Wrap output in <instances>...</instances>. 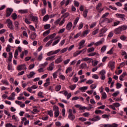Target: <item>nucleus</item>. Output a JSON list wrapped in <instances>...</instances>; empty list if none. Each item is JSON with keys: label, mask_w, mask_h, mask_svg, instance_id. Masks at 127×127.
<instances>
[{"label": "nucleus", "mask_w": 127, "mask_h": 127, "mask_svg": "<svg viewBox=\"0 0 127 127\" xmlns=\"http://www.w3.org/2000/svg\"><path fill=\"white\" fill-rule=\"evenodd\" d=\"M53 111L54 112L55 118H58L59 115H60V111H59V107L56 105L53 106Z\"/></svg>", "instance_id": "nucleus-1"}, {"label": "nucleus", "mask_w": 127, "mask_h": 127, "mask_svg": "<svg viewBox=\"0 0 127 127\" xmlns=\"http://www.w3.org/2000/svg\"><path fill=\"white\" fill-rule=\"evenodd\" d=\"M108 31V28L104 27L102 28L99 31V37H105V33Z\"/></svg>", "instance_id": "nucleus-2"}, {"label": "nucleus", "mask_w": 127, "mask_h": 127, "mask_svg": "<svg viewBox=\"0 0 127 127\" xmlns=\"http://www.w3.org/2000/svg\"><path fill=\"white\" fill-rule=\"evenodd\" d=\"M5 23H6L7 27L9 29H11V30H13V25L12 23V21L10 20V19L8 18L6 20V21Z\"/></svg>", "instance_id": "nucleus-3"}, {"label": "nucleus", "mask_w": 127, "mask_h": 127, "mask_svg": "<svg viewBox=\"0 0 127 127\" xmlns=\"http://www.w3.org/2000/svg\"><path fill=\"white\" fill-rule=\"evenodd\" d=\"M103 6V4L101 2L98 3V4L96 6V9L98 12L101 13L104 10V8H101Z\"/></svg>", "instance_id": "nucleus-4"}, {"label": "nucleus", "mask_w": 127, "mask_h": 127, "mask_svg": "<svg viewBox=\"0 0 127 127\" xmlns=\"http://www.w3.org/2000/svg\"><path fill=\"white\" fill-rule=\"evenodd\" d=\"M29 18L31 21L35 22V23H38V17L33 15H30Z\"/></svg>", "instance_id": "nucleus-5"}, {"label": "nucleus", "mask_w": 127, "mask_h": 127, "mask_svg": "<svg viewBox=\"0 0 127 127\" xmlns=\"http://www.w3.org/2000/svg\"><path fill=\"white\" fill-rule=\"evenodd\" d=\"M27 69V67H26V65L25 64H22L21 65H18L17 66V70L18 71H21V70H25Z\"/></svg>", "instance_id": "nucleus-6"}, {"label": "nucleus", "mask_w": 127, "mask_h": 127, "mask_svg": "<svg viewBox=\"0 0 127 127\" xmlns=\"http://www.w3.org/2000/svg\"><path fill=\"white\" fill-rule=\"evenodd\" d=\"M59 52H60V49L55 51H50L47 54V56H51V55H55L56 54H58Z\"/></svg>", "instance_id": "nucleus-7"}, {"label": "nucleus", "mask_w": 127, "mask_h": 127, "mask_svg": "<svg viewBox=\"0 0 127 127\" xmlns=\"http://www.w3.org/2000/svg\"><path fill=\"white\" fill-rule=\"evenodd\" d=\"M117 18H120L122 20H126V15L124 14L117 13L115 14Z\"/></svg>", "instance_id": "nucleus-8"}, {"label": "nucleus", "mask_w": 127, "mask_h": 127, "mask_svg": "<svg viewBox=\"0 0 127 127\" xmlns=\"http://www.w3.org/2000/svg\"><path fill=\"white\" fill-rule=\"evenodd\" d=\"M100 78L101 80H105L106 79V71L104 69L100 71Z\"/></svg>", "instance_id": "nucleus-9"}, {"label": "nucleus", "mask_w": 127, "mask_h": 127, "mask_svg": "<svg viewBox=\"0 0 127 127\" xmlns=\"http://www.w3.org/2000/svg\"><path fill=\"white\" fill-rule=\"evenodd\" d=\"M12 11H13V9L11 8H7L6 11V17H8L10 16L11 13H12Z\"/></svg>", "instance_id": "nucleus-10"}, {"label": "nucleus", "mask_w": 127, "mask_h": 127, "mask_svg": "<svg viewBox=\"0 0 127 127\" xmlns=\"http://www.w3.org/2000/svg\"><path fill=\"white\" fill-rule=\"evenodd\" d=\"M115 64H116V63L114 61H111L108 63V67L111 69V70H114V68L116 67L115 66Z\"/></svg>", "instance_id": "nucleus-11"}, {"label": "nucleus", "mask_w": 127, "mask_h": 127, "mask_svg": "<svg viewBox=\"0 0 127 127\" xmlns=\"http://www.w3.org/2000/svg\"><path fill=\"white\" fill-rule=\"evenodd\" d=\"M101 120V118L99 116H94L93 118H89L88 121H91V122H98Z\"/></svg>", "instance_id": "nucleus-12"}, {"label": "nucleus", "mask_w": 127, "mask_h": 127, "mask_svg": "<svg viewBox=\"0 0 127 127\" xmlns=\"http://www.w3.org/2000/svg\"><path fill=\"white\" fill-rule=\"evenodd\" d=\"M118 125L117 124H102L101 127H118Z\"/></svg>", "instance_id": "nucleus-13"}, {"label": "nucleus", "mask_w": 127, "mask_h": 127, "mask_svg": "<svg viewBox=\"0 0 127 127\" xmlns=\"http://www.w3.org/2000/svg\"><path fill=\"white\" fill-rule=\"evenodd\" d=\"M104 42H105V39L102 38L100 41L95 43V46L96 47L100 46V45H102V44H103Z\"/></svg>", "instance_id": "nucleus-14"}, {"label": "nucleus", "mask_w": 127, "mask_h": 127, "mask_svg": "<svg viewBox=\"0 0 127 127\" xmlns=\"http://www.w3.org/2000/svg\"><path fill=\"white\" fill-rule=\"evenodd\" d=\"M85 42H86V40H81L79 43H78V45H79V47H78V49H82V48H83V47H84V45L85 44Z\"/></svg>", "instance_id": "nucleus-15"}, {"label": "nucleus", "mask_w": 127, "mask_h": 127, "mask_svg": "<svg viewBox=\"0 0 127 127\" xmlns=\"http://www.w3.org/2000/svg\"><path fill=\"white\" fill-rule=\"evenodd\" d=\"M54 69V62H52L50 64L48 67H47V70L48 71H53Z\"/></svg>", "instance_id": "nucleus-16"}, {"label": "nucleus", "mask_w": 127, "mask_h": 127, "mask_svg": "<svg viewBox=\"0 0 127 127\" xmlns=\"http://www.w3.org/2000/svg\"><path fill=\"white\" fill-rule=\"evenodd\" d=\"M72 26H73V24L71 22H68L66 26V30H68V31H70L72 28Z\"/></svg>", "instance_id": "nucleus-17"}, {"label": "nucleus", "mask_w": 127, "mask_h": 127, "mask_svg": "<svg viewBox=\"0 0 127 127\" xmlns=\"http://www.w3.org/2000/svg\"><path fill=\"white\" fill-rule=\"evenodd\" d=\"M56 39H58V40L55 41L53 42V43L52 44L53 46H54L55 45H56V44H58V43H59V41H60V40H61V37L57 36V37H56Z\"/></svg>", "instance_id": "nucleus-18"}, {"label": "nucleus", "mask_w": 127, "mask_h": 127, "mask_svg": "<svg viewBox=\"0 0 127 127\" xmlns=\"http://www.w3.org/2000/svg\"><path fill=\"white\" fill-rule=\"evenodd\" d=\"M18 12L21 14H26V13H28V9H20L18 11Z\"/></svg>", "instance_id": "nucleus-19"}, {"label": "nucleus", "mask_w": 127, "mask_h": 127, "mask_svg": "<svg viewBox=\"0 0 127 127\" xmlns=\"http://www.w3.org/2000/svg\"><path fill=\"white\" fill-rule=\"evenodd\" d=\"M88 68L89 67H88L86 63H83L79 65V69H88Z\"/></svg>", "instance_id": "nucleus-20"}, {"label": "nucleus", "mask_w": 127, "mask_h": 127, "mask_svg": "<svg viewBox=\"0 0 127 127\" xmlns=\"http://www.w3.org/2000/svg\"><path fill=\"white\" fill-rule=\"evenodd\" d=\"M90 32V30H85L82 33V34L81 35V37H85V36H87L88 35V33Z\"/></svg>", "instance_id": "nucleus-21"}, {"label": "nucleus", "mask_w": 127, "mask_h": 127, "mask_svg": "<svg viewBox=\"0 0 127 127\" xmlns=\"http://www.w3.org/2000/svg\"><path fill=\"white\" fill-rule=\"evenodd\" d=\"M114 33L115 34H121V33H122V30L121 29V28L119 27L118 28H116L114 30Z\"/></svg>", "instance_id": "nucleus-22"}, {"label": "nucleus", "mask_w": 127, "mask_h": 127, "mask_svg": "<svg viewBox=\"0 0 127 127\" xmlns=\"http://www.w3.org/2000/svg\"><path fill=\"white\" fill-rule=\"evenodd\" d=\"M80 19V17H77L73 21V28H75L76 27V26L77 25V24L78 23V21H79V20Z\"/></svg>", "instance_id": "nucleus-23"}, {"label": "nucleus", "mask_w": 127, "mask_h": 127, "mask_svg": "<svg viewBox=\"0 0 127 127\" xmlns=\"http://www.w3.org/2000/svg\"><path fill=\"white\" fill-rule=\"evenodd\" d=\"M63 61V59L62 57H60V58H57L55 61V63L56 64H59V63H61Z\"/></svg>", "instance_id": "nucleus-24"}, {"label": "nucleus", "mask_w": 127, "mask_h": 127, "mask_svg": "<svg viewBox=\"0 0 127 127\" xmlns=\"http://www.w3.org/2000/svg\"><path fill=\"white\" fill-rule=\"evenodd\" d=\"M37 36V35L36 34V33L35 32H33L30 37V38L32 40H34L35 39V38H36Z\"/></svg>", "instance_id": "nucleus-25"}, {"label": "nucleus", "mask_w": 127, "mask_h": 127, "mask_svg": "<svg viewBox=\"0 0 127 127\" xmlns=\"http://www.w3.org/2000/svg\"><path fill=\"white\" fill-rule=\"evenodd\" d=\"M127 75V72H123V74L120 76L119 79L120 81H124V78Z\"/></svg>", "instance_id": "nucleus-26"}, {"label": "nucleus", "mask_w": 127, "mask_h": 127, "mask_svg": "<svg viewBox=\"0 0 127 127\" xmlns=\"http://www.w3.org/2000/svg\"><path fill=\"white\" fill-rule=\"evenodd\" d=\"M46 61H54L55 60V56L49 57L46 59Z\"/></svg>", "instance_id": "nucleus-27"}, {"label": "nucleus", "mask_w": 127, "mask_h": 127, "mask_svg": "<svg viewBox=\"0 0 127 127\" xmlns=\"http://www.w3.org/2000/svg\"><path fill=\"white\" fill-rule=\"evenodd\" d=\"M102 22H106V23H111V22H113V19H109L108 18H105Z\"/></svg>", "instance_id": "nucleus-28"}, {"label": "nucleus", "mask_w": 127, "mask_h": 127, "mask_svg": "<svg viewBox=\"0 0 127 127\" xmlns=\"http://www.w3.org/2000/svg\"><path fill=\"white\" fill-rule=\"evenodd\" d=\"M92 60H93V59H91V58H82L81 59V62H87V61H90V62H89V63H90V62H91V61H92Z\"/></svg>", "instance_id": "nucleus-29"}, {"label": "nucleus", "mask_w": 127, "mask_h": 127, "mask_svg": "<svg viewBox=\"0 0 127 127\" xmlns=\"http://www.w3.org/2000/svg\"><path fill=\"white\" fill-rule=\"evenodd\" d=\"M60 70H61V69H58L56 72L53 73V77L54 79H56L57 77H58V71H60Z\"/></svg>", "instance_id": "nucleus-30"}, {"label": "nucleus", "mask_w": 127, "mask_h": 127, "mask_svg": "<svg viewBox=\"0 0 127 127\" xmlns=\"http://www.w3.org/2000/svg\"><path fill=\"white\" fill-rule=\"evenodd\" d=\"M34 75H35V72H34V71H31L30 72L29 74L27 75V77H28V79H30L32 78Z\"/></svg>", "instance_id": "nucleus-31"}, {"label": "nucleus", "mask_w": 127, "mask_h": 127, "mask_svg": "<svg viewBox=\"0 0 127 127\" xmlns=\"http://www.w3.org/2000/svg\"><path fill=\"white\" fill-rule=\"evenodd\" d=\"M72 80L74 82V83H77V82L79 81V78H78V77L76 76V74H75L73 75Z\"/></svg>", "instance_id": "nucleus-32"}, {"label": "nucleus", "mask_w": 127, "mask_h": 127, "mask_svg": "<svg viewBox=\"0 0 127 127\" xmlns=\"http://www.w3.org/2000/svg\"><path fill=\"white\" fill-rule=\"evenodd\" d=\"M3 98L4 99H7V100H10V101H13V100H14V96H9V97H7V96H3Z\"/></svg>", "instance_id": "nucleus-33"}, {"label": "nucleus", "mask_w": 127, "mask_h": 127, "mask_svg": "<svg viewBox=\"0 0 127 127\" xmlns=\"http://www.w3.org/2000/svg\"><path fill=\"white\" fill-rule=\"evenodd\" d=\"M47 65H48V62H46L44 64H40L39 65V67H42V68H45V67H46V66H47Z\"/></svg>", "instance_id": "nucleus-34"}, {"label": "nucleus", "mask_w": 127, "mask_h": 127, "mask_svg": "<svg viewBox=\"0 0 127 127\" xmlns=\"http://www.w3.org/2000/svg\"><path fill=\"white\" fill-rule=\"evenodd\" d=\"M1 82L3 84V85H6L7 86H8V85H9L8 81H7V80L6 79L2 80Z\"/></svg>", "instance_id": "nucleus-35"}, {"label": "nucleus", "mask_w": 127, "mask_h": 127, "mask_svg": "<svg viewBox=\"0 0 127 127\" xmlns=\"http://www.w3.org/2000/svg\"><path fill=\"white\" fill-rule=\"evenodd\" d=\"M76 87H77V85L76 84H73L69 86L68 88L69 89H70V90H71V91H73V90H75V89H76Z\"/></svg>", "instance_id": "nucleus-36"}, {"label": "nucleus", "mask_w": 127, "mask_h": 127, "mask_svg": "<svg viewBox=\"0 0 127 127\" xmlns=\"http://www.w3.org/2000/svg\"><path fill=\"white\" fill-rule=\"evenodd\" d=\"M106 50H107V46L104 45L102 47V48L100 50V51L102 53H104V52H105V51H106Z\"/></svg>", "instance_id": "nucleus-37"}, {"label": "nucleus", "mask_w": 127, "mask_h": 127, "mask_svg": "<svg viewBox=\"0 0 127 127\" xmlns=\"http://www.w3.org/2000/svg\"><path fill=\"white\" fill-rule=\"evenodd\" d=\"M70 72H72V67L69 66L65 70V74H68V73H70Z\"/></svg>", "instance_id": "nucleus-38"}, {"label": "nucleus", "mask_w": 127, "mask_h": 127, "mask_svg": "<svg viewBox=\"0 0 127 127\" xmlns=\"http://www.w3.org/2000/svg\"><path fill=\"white\" fill-rule=\"evenodd\" d=\"M43 59V54L41 53L37 58L38 61H41Z\"/></svg>", "instance_id": "nucleus-39"}, {"label": "nucleus", "mask_w": 127, "mask_h": 127, "mask_svg": "<svg viewBox=\"0 0 127 127\" xmlns=\"http://www.w3.org/2000/svg\"><path fill=\"white\" fill-rule=\"evenodd\" d=\"M8 61H9V62H11V60L12 59V52H9L8 53Z\"/></svg>", "instance_id": "nucleus-40"}, {"label": "nucleus", "mask_w": 127, "mask_h": 127, "mask_svg": "<svg viewBox=\"0 0 127 127\" xmlns=\"http://www.w3.org/2000/svg\"><path fill=\"white\" fill-rule=\"evenodd\" d=\"M69 15H70V14L69 13V12H66L64 13L63 15H62L61 16V17H64V18L65 19V18H67V17H68Z\"/></svg>", "instance_id": "nucleus-41"}, {"label": "nucleus", "mask_w": 127, "mask_h": 127, "mask_svg": "<svg viewBox=\"0 0 127 127\" xmlns=\"http://www.w3.org/2000/svg\"><path fill=\"white\" fill-rule=\"evenodd\" d=\"M48 19H49V15L48 14L45 15L43 18V21H45V22L47 21Z\"/></svg>", "instance_id": "nucleus-42"}, {"label": "nucleus", "mask_w": 127, "mask_h": 127, "mask_svg": "<svg viewBox=\"0 0 127 127\" xmlns=\"http://www.w3.org/2000/svg\"><path fill=\"white\" fill-rule=\"evenodd\" d=\"M60 21H61V18H59L57 20H56L55 22V25L56 26L57 25H58V24L60 25Z\"/></svg>", "instance_id": "nucleus-43"}, {"label": "nucleus", "mask_w": 127, "mask_h": 127, "mask_svg": "<svg viewBox=\"0 0 127 127\" xmlns=\"http://www.w3.org/2000/svg\"><path fill=\"white\" fill-rule=\"evenodd\" d=\"M119 27L120 28L121 31H123L124 30H127V25H122L121 26H120Z\"/></svg>", "instance_id": "nucleus-44"}, {"label": "nucleus", "mask_w": 127, "mask_h": 127, "mask_svg": "<svg viewBox=\"0 0 127 127\" xmlns=\"http://www.w3.org/2000/svg\"><path fill=\"white\" fill-rule=\"evenodd\" d=\"M52 42H53V40H50L46 44V47H49V46H50L52 44Z\"/></svg>", "instance_id": "nucleus-45"}, {"label": "nucleus", "mask_w": 127, "mask_h": 127, "mask_svg": "<svg viewBox=\"0 0 127 127\" xmlns=\"http://www.w3.org/2000/svg\"><path fill=\"white\" fill-rule=\"evenodd\" d=\"M11 17L13 20H15V19L17 18V14H16L15 13H13L11 15Z\"/></svg>", "instance_id": "nucleus-46"}, {"label": "nucleus", "mask_w": 127, "mask_h": 127, "mask_svg": "<svg viewBox=\"0 0 127 127\" xmlns=\"http://www.w3.org/2000/svg\"><path fill=\"white\" fill-rule=\"evenodd\" d=\"M49 33H50V30H48L47 31H45L43 33V35L44 37H45V36H47V35H48Z\"/></svg>", "instance_id": "nucleus-47"}, {"label": "nucleus", "mask_w": 127, "mask_h": 127, "mask_svg": "<svg viewBox=\"0 0 127 127\" xmlns=\"http://www.w3.org/2000/svg\"><path fill=\"white\" fill-rule=\"evenodd\" d=\"M94 51H95V48L94 47H91L87 49V52L88 53H91V52H93Z\"/></svg>", "instance_id": "nucleus-48"}, {"label": "nucleus", "mask_w": 127, "mask_h": 127, "mask_svg": "<svg viewBox=\"0 0 127 127\" xmlns=\"http://www.w3.org/2000/svg\"><path fill=\"white\" fill-rule=\"evenodd\" d=\"M88 9H85L84 11H83V17L86 18L87 17V16L88 15Z\"/></svg>", "instance_id": "nucleus-49"}, {"label": "nucleus", "mask_w": 127, "mask_h": 127, "mask_svg": "<svg viewBox=\"0 0 127 127\" xmlns=\"http://www.w3.org/2000/svg\"><path fill=\"white\" fill-rule=\"evenodd\" d=\"M67 48H64V49H63L62 50L60 49V54H63V53H65V52H66V51H67Z\"/></svg>", "instance_id": "nucleus-50"}, {"label": "nucleus", "mask_w": 127, "mask_h": 127, "mask_svg": "<svg viewBox=\"0 0 127 127\" xmlns=\"http://www.w3.org/2000/svg\"><path fill=\"white\" fill-rule=\"evenodd\" d=\"M17 56H18V50H16L14 54L15 59H17Z\"/></svg>", "instance_id": "nucleus-51"}, {"label": "nucleus", "mask_w": 127, "mask_h": 127, "mask_svg": "<svg viewBox=\"0 0 127 127\" xmlns=\"http://www.w3.org/2000/svg\"><path fill=\"white\" fill-rule=\"evenodd\" d=\"M90 89L92 90H94V89H96L97 88V84H92L90 86Z\"/></svg>", "instance_id": "nucleus-52"}, {"label": "nucleus", "mask_w": 127, "mask_h": 127, "mask_svg": "<svg viewBox=\"0 0 127 127\" xmlns=\"http://www.w3.org/2000/svg\"><path fill=\"white\" fill-rule=\"evenodd\" d=\"M88 89V87L87 86H83L82 87H81L79 88V90L80 91H81L82 92H85V91H86V90H87Z\"/></svg>", "instance_id": "nucleus-53"}, {"label": "nucleus", "mask_w": 127, "mask_h": 127, "mask_svg": "<svg viewBox=\"0 0 127 127\" xmlns=\"http://www.w3.org/2000/svg\"><path fill=\"white\" fill-rule=\"evenodd\" d=\"M61 90V85H57L56 86V88H55V90L57 91V92H59V90Z\"/></svg>", "instance_id": "nucleus-54"}, {"label": "nucleus", "mask_w": 127, "mask_h": 127, "mask_svg": "<svg viewBox=\"0 0 127 127\" xmlns=\"http://www.w3.org/2000/svg\"><path fill=\"white\" fill-rule=\"evenodd\" d=\"M96 25H97V22H93L90 25V28H91V29L94 28V27H95V26H96Z\"/></svg>", "instance_id": "nucleus-55"}, {"label": "nucleus", "mask_w": 127, "mask_h": 127, "mask_svg": "<svg viewBox=\"0 0 127 127\" xmlns=\"http://www.w3.org/2000/svg\"><path fill=\"white\" fill-rule=\"evenodd\" d=\"M29 28L30 29V30H32V31H36V30L35 29V28L34 27V26L30 25L29 26Z\"/></svg>", "instance_id": "nucleus-56"}, {"label": "nucleus", "mask_w": 127, "mask_h": 127, "mask_svg": "<svg viewBox=\"0 0 127 127\" xmlns=\"http://www.w3.org/2000/svg\"><path fill=\"white\" fill-rule=\"evenodd\" d=\"M48 115H49V116H50L51 117H53V111L50 110L48 111Z\"/></svg>", "instance_id": "nucleus-57"}, {"label": "nucleus", "mask_w": 127, "mask_h": 127, "mask_svg": "<svg viewBox=\"0 0 127 127\" xmlns=\"http://www.w3.org/2000/svg\"><path fill=\"white\" fill-rule=\"evenodd\" d=\"M120 39L123 41H125V40L127 39V36H125V35H122L120 37Z\"/></svg>", "instance_id": "nucleus-58"}, {"label": "nucleus", "mask_w": 127, "mask_h": 127, "mask_svg": "<svg viewBox=\"0 0 127 127\" xmlns=\"http://www.w3.org/2000/svg\"><path fill=\"white\" fill-rule=\"evenodd\" d=\"M65 21H66V20L64 18L62 20L60 21V26H62V25H63L64 23H65Z\"/></svg>", "instance_id": "nucleus-59"}, {"label": "nucleus", "mask_w": 127, "mask_h": 127, "mask_svg": "<svg viewBox=\"0 0 127 127\" xmlns=\"http://www.w3.org/2000/svg\"><path fill=\"white\" fill-rule=\"evenodd\" d=\"M114 48H112L109 51L107 52V54H109V55H112L114 53Z\"/></svg>", "instance_id": "nucleus-60"}, {"label": "nucleus", "mask_w": 127, "mask_h": 127, "mask_svg": "<svg viewBox=\"0 0 127 127\" xmlns=\"http://www.w3.org/2000/svg\"><path fill=\"white\" fill-rule=\"evenodd\" d=\"M99 64V61H94L92 63V66H97Z\"/></svg>", "instance_id": "nucleus-61"}, {"label": "nucleus", "mask_w": 127, "mask_h": 127, "mask_svg": "<svg viewBox=\"0 0 127 127\" xmlns=\"http://www.w3.org/2000/svg\"><path fill=\"white\" fill-rule=\"evenodd\" d=\"M14 25L15 26L16 29H18V25H19V23H18V22L17 21L14 22Z\"/></svg>", "instance_id": "nucleus-62"}, {"label": "nucleus", "mask_w": 127, "mask_h": 127, "mask_svg": "<svg viewBox=\"0 0 127 127\" xmlns=\"http://www.w3.org/2000/svg\"><path fill=\"white\" fill-rule=\"evenodd\" d=\"M51 25L50 24H47L44 25V28L45 29H49V28L51 27Z\"/></svg>", "instance_id": "nucleus-63"}, {"label": "nucleus", "mask_w": 127, "mask_h": 127, "mask_svg": "<svg viewBox=\"0 0 127 127\" xmlns=\"http://www.w3.org/2000/svg\"><path fill=\"white\" fill-rule=\"evenodd\" d=\"M24 21H25V23H26L27 24H31V22L30 21H29V20L27 18H26L25 19Z\"/></svg>", "instance_id": "nucleus-64"}]
</instances>
